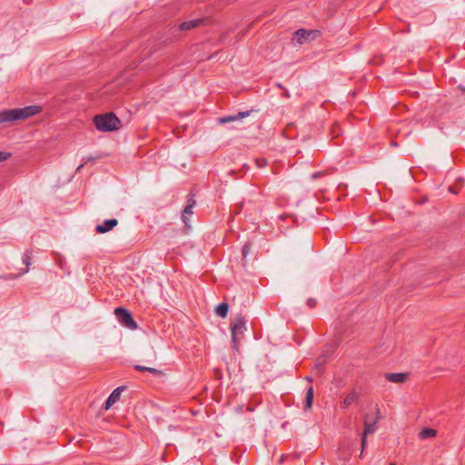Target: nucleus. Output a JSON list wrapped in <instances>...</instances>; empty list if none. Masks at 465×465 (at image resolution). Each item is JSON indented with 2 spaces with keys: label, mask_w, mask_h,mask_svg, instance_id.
Returning a JSON list of instances; mask_svg holds the SVG:
<instances>
[{
  "label": "nucleus",
  "mask_w": 465,
  "mask_h": 465,
  "mask_svg": "<svg viewBox=\"0 0 465 465\" xmlns=\"http://www.w3.org/2000/svg\"><path fill=\"white\" fill-rule=\"evenodd\" d=\"M307 304L310 306V307H314L316 305V301L314 299H312L310 298L308 301H307Z\"/></svg>",
  "instance_id": "nucleus-25"
},
{
  "label": "nucleus",
  "mask_w": 465,
  "mask_h": 465,
  "mask_svg": "<svg viewBox=\"0 0 465 465\" xmlns=\"http://www.w3.org/2000/svg\"><path fill=\"white\" fill-rule=\"evenodd\" d=\"M312 400H313V389H312V387H310L306 393L305 410H310L312 408Z\"/></svg>",
  "instance_id": "nucleus-17"
},
{
  "label": "nucleus",
  "mask_w": 465,
  "mask_h": 465,
  "mask_svg": "<svg viewBox=\"0 0 465 465\" xmlns=\"http://www.w3.org/2000/svg\"><path fill=\"white\" fill-rule=\"evenodd\" d=\"M11 156L10 153L0 151V163L9 159Z\"/></svg>",
  "instance_id": "nucleus-20"
},
{
  "label": "nucleus",
  "mask_w": 465,
  "mask_h": 465,
  "mask_svg": "<svg viewBox=\"0 0 465 465\" xmlns=\"http://www.w3.org/2000/svg\"><path fill=\"white\" fill-rule=\"evenodd\" d=\"M202 21H203L202 18H199V19L183 22L179 25V29L182 31L190 30L192 28L198 26Z\"/></svg>",
  "instance_id": "nucleus-10"
},
{
  "label": "nucleus",
  "mask_w": 465,
  "mask_h": 465,
  "mask_svg": "<svg viewBox=\"0 0 465 465\" xmlns=\"http://www.w3.org/2000/svg\"><path fill=\"white\" fill-rule=\"evenodd\" d=\"M16 277H17V276H14V278H16ZM3 278H4V279H13V277H11V276H4Z\"/></svg>",
  "instance_id": "nucleus-26"
},
{
  "label": "nucleus",
  "mask_w": 465,
  "mask_h": 465,
  "mask_svg": "<svg viewBox=\"0 0 465 465\" xmlns=\"http://www.w3.org/2000/svg\"><path fill=\"white\" fill-rule=\"evenodd\" d=\"M246 331L245 322L242 319H238L234 323L232 324L231 332H232V341L233 343V348L238 351L239 343L242 338L243 337V333Z\"/></svg>",
  "instance_id": "nucleus-4"
},
{
  "label": "nucleus",
  "mask_w": 465,
  "mask_h": 465,
  "mask_svg": "<svg viewBox=\"0 0 465 465\" xmlns=\"http://www.w3.org/2000/svg\"><path fill=\"white\" fill-rule=\"evenodd\" d=\"M266 164H267V161L265 159L257 161V165L261 168L264 167Z\"/></svg>",
  "instance_id": "nucleus-23"
},
{
  "label": "nucleus",
  "mask_w": 465,
  "mask_h": 465,
  "mask_svg": "<svg viewBox=\"0 0 465 465\" xmlns=\"http://www.w3.org/2000/svg\"><path fill=\"white\" fill-rule=\"evenodd\" d=\"M124 386L115 388L104 401L103 406L104 409L106 411L109 410L120 399L121 393L124 391Z\"/></svg>",
  "instance_id": "nucleus-6"
},
{
  "label": "nucleus",
  "mask_w": 465,
  "mask_h": 465,
  "mask_svg": "<svg viewBox=\"0 0 465 465\" xmlns=\"http://www.w3.org/2000/svg\"><path fill=\"white\" fill-rule=\"evenodd\" d=\"M248 115H249V112H241L235 115H231L226 118H223L222 122L223 123H230V122L239 120V119H242L244 117H247Z\"/></svg>",
  "instance_id": "nucleus-14"
},
{
  "label": "nucleus",
  "mask_w": 465,
  "mask_h": 465,
  "mask_svg": "<svg viewBox=\"0 0 465 465\" xmlns=\"http://www.w3.org/2000/svg\"><path fill=\"white\" fill-rule=\"evenodd\" d=\"M380 419H381V415H380L379 410H377L376 418L372 422L369 421L367 420V418H365L363 434L368 435V434L373 433L376 430V424L380 420Z\"/></svg>",
  "instance_id": "nucleus-8"
},
{
  "label": "nucleus",
  "mask_w": 465,
  "mask_h": 465,
  "mask_svg": "<svg viewBox=\"0 0 465 465\" xmlns=\"http://www.w3.org/2000/svg\"><path fill=\"white\" fill-rule=\"evenodd\" d=\"M216 315L225 318L228 313V305L227 303H221L215 308Z\"/></svg>",
  "instance_id": "nucleus-15"
},
{
  "label": "nucleus",
  "mask_w": 465,
  "mask_h": 465,
  "mask_svg": "<svg viewBox=\"0 0 465 465\" xmlns=\"http://www.w3.org/2000/svg\"><path fill=\"white\" fill-rule=\"evenodd\" d=\"M100 158V155H86V156H84L82 158V161L84 162V163H87L88 162H91V161H94V160H96V159H99Z\"/></svg>",
  "instance_id": "nucleus-18"
},
{
  "label": "nucleus",
  "mask_w": 465,
  "mask_h": 465,
  "mask_svg": "<svg viewBox=\"0 0 465 465\" xmlns=\"http://www.w3.org/2000/svg\"><path fill=\"white\" fill-rule=\"evenodd\" d=\"M114 315L117 319V321L119 322V323L121 325H123L124 327L129 329V330H136L137 329V323L134 320L131 312L123 308V307H117L114 309Z\"/></svg>",
  "instance_id": "nucleus-3"
},
{
  "label": "nucleus",
  "mask_w": 465,
  "mask_h": 465,
  "mask_svg": "<svg viewBox=\"0 0 465 465\" xmlns=\"http://www.w3.org/2000/svg\"><path fill=\"white\" fill-rule=\"evenodd\" d=\"M366 445H367V435L362 433V438H361V452H363V450L365 449ZM361 454L362 453H361Z\"/></svg>",
  "instance_id": "nucleus-22"
},
{
  "label": "nucleus",
  "mask_w": 465,
  "mask_h": 465,
  "mask_svg": "<svg viewBox=\"0 0 465 465\" xmlns=\"http://www.w3.org/2000/svg\"><path fill=\"white\" fill-rule=\"evenodd\" d=\"M319 35V32L315 30H304L300 29L295 32L292 42L298 45L308 44L311 41L314 40Z\"/></svg>",
  "instance_id": "nucleus-5"
},
{
  "label": "nucleus",
  "mask_w": 465,
  "mask_h": 465,
  "mask_svg": "<svg viewBox=\"0 0 465 465\" xmlns=\"http://www.w3.org/2000/svg\"><path fill=\"white\" fill-rule=\"evenodd\" d=\"M83 166H84V164L79 165L77 170H80Z\"/></svg>",
  "instance_id": "nucleus-27"
},
{
  "label": "nucleus",
  "mask_w": 465,
  "mask_h": 465,
  "mask_svg": "<svg viewBox=\"0 0 465 465\" xmlns=\"http://www.w3.org/2000/svg\"><path fill=\"white\" fill-rule=\"evenodd\" d=\"M42 107L29 105L24 108L5 109L0 111V124L11 123L16 120H25L39 114Z\"/></svg>",
  "instance_id": "nucleus-1"
},
{
  "label": "nucleus",
  "mask_w": 465,
  "mask_h": 465,
  "mask_svg": "<svg viewBox=\"0 0 465 465\" xmlns=\"http://www.w3.org/2000/svg\"><path fill=\"white\" fill-rule=\"evenodd\" d=\"M385 378L391 382L403 383L408 379L407 373H386Z\"/></svg>",
  "instance_id": "nucleus-9"
},
{
  "label": "nucleus",
  "mask_w": 465,
  "mask_h": 465,
  "mask_svg": "<svg viewBox=\"0 0 465 465\" xmlns=\"http://www.w3.org/2000/svg\"><path fill=\"white\" fill-rule=\"evenodd\" d=\"M357 398H358L357 392L354 390H352L345 397V399H344V401H343V402L341 404V407L342 408H347L349 405H351V403L355 402Z\"/></svg>",
  "instance_id": "nucleus-11"
},
{
  "label": "nucleus",
  "mask_w": 465,
  "mask_h": 465,
  "mask_svg": "<svg viewBox=\"0 0 465 465\" xmlns=\"http://www.w3.org/2000/svg\"><path fill=\"white\" fill-rule=\"evenodd\" d=\"M189 216L190 215H187V214H185L183 213H182V220H183L186 229H189L191 227L190 224H189Z\"/></svg>",
  "instance_id": "nucleus-21"
},
{
  "label": "nucleus",
  "mask_w": 465,
  "mask_h": 465,
  "mask_svg": "<svg viewBox=\"0 0 465 465\" xmlns=\"http://www.w3.org/2000/svg\"><path fill=\"white\" fill-rule=\"evenodd\" d=\"M249 251H250V247H249V245H247V244H246V245H244V246H243V248H242V255H243L244 257H246V256H247V254L249 253Z\"/></svg>",
  "instance_id": "nucleus-24"
},
{
  "label": "nucleus",
  "mask_w": 465,
  "mask_h": 465,
  "mask_svg": "<svg viewBox=\"0 0 465 465\" xmlns=\"http://www.w3.org/2000/svg\"><path fill=\"white\" fill-rule=\"evenodd\" d=\"M134 369L139 371H147L153 376H159L162 374V371L158 369L152 368V367H146L143 365H134Z\"/></svg>",
  "instance_id": "nucleus-12"
},
{
  "label": "nucleus",
  "mask_w": 465,
  "mask_h": 465,
  "mask_svg": "<svg viewBox=\"0 0 465 465\" xmlns=\"http://www.w3.org/2000/svg\"><path fill=\"white\" fill-rule=\"evenodd\" d=\"M437 435V430L430 428H424L420 430L419 436L421 440L434 438Z\"/></svg>",
  "instance_id": "nucleus-13"
},
{
  "label": "nucleus",
  "mask_w": 465,
  "mask_h": 465,
  "mask_svg": "<svg viewBox=\"0 0 465 465\" xmlns=\"http://www.w3.org/2000/svg\"><path fill=\"white\" fill-rule=\"evenodd\" d=\"M22 262L26 266V268L21 272V274H25L29 271V265L31 264V253L26 252L22 256Z\"/></svg>",
  "instance_id": "nucleus-16"
},
{
  "label": "nucleus",
  "mask_w": 465,
  "mask_h": 465,
  "mask_svg": "<svg viewBox=\"0 0 465 465\" xmlns=\"http://www.w3.org/2000/svg\"><path fill=\"white\" fill-rule=\"evenodd\" d=\"M95 127L100 132H113L120 127V120L114 113L95 115L94 117Z\"/></svg>",
  "instance_id": "nucleus-2"
},
{
  "label": "nucleus",
  "mask_w": 465,
  "mask_h": 465,
  "mask_svg": "<svg viewBox=\"0 0 465 465\" xmlns=\"http://www.w3.org/2000/svg\"><path fill=\"white\" fill-rule=\"evenodd\" d=\"M117 224L118 221L116 219H106L102 223L96 225L95 231L98 233H105L113 230Z\"/></svg>",
  "instance_id": "nucleus-7"
},
{
  "label": "nucleus",
  "mask_w": 465,
  "mask_h": 465,
  "mask_svg": "<svg viewBox=\"0 0 465 465\" xmlns=\"http://www.w3.org/2000/svg\"><path fill=\"white\" fill-rule=\"evenodd\" d=\"M194 204H195V201H193L192 204H188L187 206H185V208L183 209V213L191 216L193 214L192 208H193V206Z\"/></svg>",
  "instance_id": "nucleus-19"
}]
</instances>
